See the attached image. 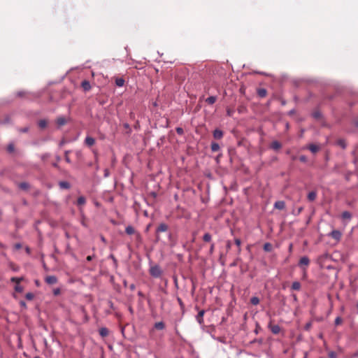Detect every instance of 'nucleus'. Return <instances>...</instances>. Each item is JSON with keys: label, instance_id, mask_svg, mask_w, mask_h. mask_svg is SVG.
I'll list each match as a JSON object with an SVG mask.
<instances>
[{"label": "nucleus", "instance_id": "1", "mask_svg": "<svg viewBox=\"0 0 358 358\" xmlns=\"http://www.w3.org/2000/svg\"><path fill=\"white\" fill-rule=\"evenodd\" d=\"M150 274L153 278H159L161 277L162 274V270L161 269L160 266L157 264L151 266L149 269Z\"/></svg>", "mask_w": 358, "mask_h": 358}, {"label": "nucleus", "instance_id": "2", "mask_svg": "<svg viewBox=\"0 0 358 358\" xmlns=\"http://www.w3.org/2000/svg\"><path fill=\"white\" fill-rule=\"evenodd\" d=\"M310 264V259L308 257L306 256H303L300 259H299V266L300 268H301L303 271L306 270L305 268H303V266H308Z\"/></svg>", "mask_w": 358, "mask_h": 358}, {"label": "nucleus", "instance_id": "3", "mask_svg": "<svg viewBox=\"0 0 358 358\" xmlns=\"http://www.w3.org/2000/svg\"><path fill=\"white\" fill-rule=\"evenodd\" d=\"M45 282L48 285H54L57 282V278L55 275H48L45 278Z\"/></svg>", "mask_w": 358, "mask_h": 358}, {"label": "nucleus", "instance_id": "4", "mask_svg": "<svg viewBox=\"0 0 358 358\" xmlns=\"http://www.w3.org/2000/svg\"><path fill=\"white\" fill-rule=\"evenodd\" d=\"M329 236L333 238L335 240H340L341 237V233L338 230H333L330 234Z\"/></svg>", "mask_w": 358, "mask_h": 358}, {"label": "nucleus", "instance_id": "5", "mask_svg": "<svg viewBox=\"0 0 358 358\" xmlns=\"http://www.w3.org/2000/svg\"><path fill=\"white\" fill-rule=\"evenodd\" d=\"M268 327L273 334H278L280 331V327L278 324H269Z\"/></svg>", "mask_w": 358, "mask_h": 358}, {"label": "nucleus", "instance_id": "6", "mask_svg": "<svg viewBox=\"0 0 358 358\" xmlns=\"http://www.w3.org/2000/svg\"><path fill=\"white\" fill-rule=\"evenodd\" d=\"M205 313V311L203 310H200L197 315L196 316V321L200 324H202L203 323V315Z\"/></svg>", "mask_w": 358, "mask_h": 358}, {"label": "nucleus", "instance_id": "7", "mask_svg": "<svg viewBox=\"0 0 358 358\" xmlns=\"http://www.w3.org/2000/svg\"><path fill=\"white\" fill-rule=\"evenodd\" d=\"M168 229V226L165 223H161L157 229H156V233L159 234L160 232H164L166 231Z\"/></svg>", "mask_w": 358, "mask_h": 358}, {"label": "nucleus", "instance_id": "8", "mask_svg": "<svg viewBox=\"0 0 358 358\" xmlns=\"http://www.w3.org/2000/svg\"><path fill=\"white\" fill-rule=\"evenodd\" d=\"M285 207V203L283 201H278L274 203V208L278 210H282Z\"/></svg>", "mask_w": 358, "mask_h": 358}, {"label": "nucleus", "instance_id": "9", "mask_svg": "<svg viewBox=\"0 0 358 358\" xmlns=\"http://www.w3.org/2000/svg\"><path fill=\"white\" fill-rule=\"evenodd\" d=\"M223 136V132L220 129H216L213 131V137L216 139H220Z\"/></svg>", "mask_w": 358, "mask_h": 358}, {"label": "nucleus", "instance_id": "10", "mask_svg": "<svg viewBox=\"0 0 358 358\" xmlns=\"http://www.w3.org/2000/svg\"><path fill=\"white\" fill-rule=\"evenodd\" d=\"M85 142L86 145H87L88 146H92L94 144L95 140L94 138H92L91 136H87L85 138Z\"/></svg>", "mask_w": 358, "mask_h": 358}, {"label": "nucleus", "instance_id": "11", "mask_svg": "<svg viewBox=\"0 0 358 358\" xmlns=\"http://www.w3.org/2000/svg\"><path fill=\"white\" fill-rule=\"evenodd\" d=\"M271 148L275 150H277L281 148V144L278 141H274L271 143Z\"/></svg>", "mask_w": 358, "mask_h": 358}, {"label": "nucleus", "instance_id": "12", "mask_svg": "<svg viewBox=\"0 0 358 358\" xmlns=\"http://www.w3.org/2000/svg\"><path fill=\"white\" fill-rule=\"evenodd\" d=\"M81 85L85 91H88L91 88V85H90V83L87 80L83 81Z\"/></svg>", "mask_w": 358, "mask_h": 358}, {"label": "nucleus", "instance_id": "13", "mask_svg": "<svg viewBox=\"0 0 358 358\" xmlns=\"http://www.w3.org/2000/svg\"><path fill=\"white\" fill-rule=\"evenodd\" d=\"M267 92L264 88H260L257 90V94L259 97H264L266 96Z\"/></svg>", "mask_w": 358, "mask_h": 358}, {"label": "nucleus", "instance_id": "14", "mask_svg": "<svg viewBox=\"0 0 358 358\" xmlns=\"http://www.w3.org/2000/svg\"><path fill=\"white\" fill-rule=\"evenodd\" d=\"M308 149L310 150V151L311 152L315 153V152H317L320 150V148H319V146H317V145H316L315 144H310L308 146Z\"/></svg>", "mask_w": 358, "mask_h": 358}, {"label": "nucleus", "instance_id": "15", "mask_svg": "<svg viewBox=\"0 0 358 358\" xmlns=\"http://www.w3.org/2000/svg\"><path fill=\"white\" fill-rule=\"evenodd\" d=\"M317 194L315 191L310 192L308 194V199L310 201H314L316 199Z\"/></svg>", "mask_w": 358, "mask_h": 358}, {"label": "nucleus", "instance_id": "16", "mask_svg": "<svg viewBox=\"0 0 358 358\" xmlns=\"http://www.w3.org/2000/svg\"><path fill=\"white\" fill-rule=\"evenodd\" d=\"M57 124L61 127V126H63L66 124V119L64 117H59L57 119Z\"/></svg>", "mask_w": 358, "mask_h": 358}, {"label": "nucleus", "instance_id": "17", "mask_svg": "<svg viewBox=\"0 0 358 358\" xmlns=\"http://www.w3.org/2000/svg\"><path fill=\"white\" fill-rule=\"evenodd\" d=\"M115 84L118 87H122L124 85V80L122 78L115 79Z\"/></svg>", "mask_w": 358, "mask_h": 358}, {"label": "nucleus", "instance_id": "18", "mask_svg": "<svg viewBox=\"0 0 358 358\" xmlns=\"http://www.w3.org/2000/svg\"><path fill=\"white\" fill-rule=\"evenodd\" d=\"M341 217L344 220H350L351 219V213L348 211H344L342 215H341Z\"/></svg>", "mask_w": 358, "mask_h": 358}, {"label": "nucleus", "instance_id": "19", "mask_svg": "<svg viewBox=\"0 0 358 358\" xmlns=\"http://www.w3.org/2000/svg\"><path fill=\"white\" fill-rule=\"evenodd\" d=\"M99 334L102 336V337H105L108 334V330L107 328L106 327H103V328H101L99 329Z\"/></svg>", "mask_w": 358, "mask_h": 358}, {"label": "nucleus", "instance_id": "20", "mask_svg": "<svg viewBox=\"0 0 358 358\" xmlns=\"http://www.w3.org/2000/svg\"><path fill=\"white\" fill-rule=\"evenodd\" d=\"M217 100V97L215 96H210L206 99V101L208 104H213Z\"/></svg>", "mask_w": 358, "mask_h": 358}, {"label": "nucleus", "instance_id": "21", "mask_svg": "<svg viewBox=\"0 0 358 358\" xmlns=\"http://www.w3.org/2000/svg\"><path fill=\"white\" fill-rule=\"evenodd\" d=\"M47 124H48V122H47L46 120H40L38 122V127L41 129L45 128L47 126Z\"/></svg>", "mask_w": 358, "mask_h": 358}, {"label": "nucleus", "instance_id": "22", "mask_svg": "<svg viewBox=\"0 0 358 358\" xmlns=\"http://www.w3.org/2000/svg\"><path fill=\"white\" fill-rule=\"evenodd\" d=\"M220 150V145L217 143L213 142L211 143V150L213 152H217Z\"/></svg>", "mask_w": 358, "mask_h": 358}, {"label": "nucleus", "instance_id": "23", "mask_svg": "<svg viewBox=\"0 0 358 358\" xmlns=\"http://www.w3.org/2000/svg\"><path fill=\"white\" fill-rule=\"evenodd\" d=\"M59 187L62 189H69L70 187V185L68 182L62 181L59 183Z\"/></svg>", "mask_w": 358, "mask_h": 358}, {"label": "nucleus", "instance_id": "24", "mask_svg": "<svg viewBox=\"0 0 358 358\" xmlns=\"http://www.w3.org/2000/svg\"><path fill=\"white\" fill-rule=\"evenodd\" d=\"M125 232L129 234V235H131V234H133L135 233V230L134 229L133 227L131 226H127L125 229Z\"/></svg>", "mask_w": 358, "mask_h": 358}, {"label": "nucleus", "instance_id": "25", "mask_svg": "<svg viewBox=\"0 0 358 358\" xmlns=\"http://www.w3.org/2000/svg\"><path fill=\"white\" fill-rule=\"evenodd\" d=\"M24 280V278L23 277H13L11 278L10 280L11 282H15L16 285L17 284H20L21 281H22Z\"/></svg>", "mask_w": 358, "mask_h": 358}, {"label": "nucleus", "instance_id": "26", "mask_svg": "<svg viewBox=\"0 0 358 358\" xmlns=\"http://www.w3.org/2000/svg\"><path fill=\"white\" fill-rule=\"evenodd\" d=\"M301 288V284L298 281H295L292 285V289L294 290H299Z\"/></svg>", "mask_w": 358, "mask_h": 358}, {"label": "nucleus", "instance_id": "27", "mask_svg": "<svg viewBox=\"0 0 358 358\" xmlns=\"http://www.w3.org/2000/svg\"><path fill=\"white\" fill-rule=\"evenodd\" d=\"M164 324L163 322H156L155 324V327L157 329H159V330H162V329H164Z\"/></svg>", "mask_w": 358, "mask_h": 358}, {"label": "nucleus", "instance_id": "28", "mask_svg": "<svg viewBox=\"0 0 358 358\" xmlns=\"http://www.w3.org/2000/svg\"><path fill=\"white\" fill-rule=\"evenodd\" d=\"M86 202V199L84 196H79L77 200V204L79 206L84 205Z\"/></svg>", "mask_w": 358, "mask_h": 358}, {"label": "nucleus", "instance_id": "29", "mask_svg": "<svg viewBox=\"0 0 358 358\" xmlns=\"http://www.w3.org/2000/svg\"><path fill=\"white\" fill-rule=\"evenodd\" d=\"M264 250L266 252H270L272 250V245L269 243H266L264 245Z\"/></svg>", "mask_w": 358, "mask_h": 358}, {"label": "nucleus", "instance_id": "30", "mask_svg": "<svg viewBox=\"0 0 358 358\" xmlns=\"http://www.w3.org/2000/svg\"><path fill=\"white\" fill-rule=\"evenodd\" d=\"M250 303L252 304V305H257L259 304V299L258 297L257 296H253L250 299Z\"/></svg>", "mask_w": 358, "mask_h": 358}, {"label": "nucleus", "instance_id": "31", "mask_svg": "<svg viewBox=\"0 0 358 358\" xmlns=\"http://www.w3.org/2000/svg\"><path fill=\"white\" fill-rule=\"evenodd\" d=\"M337 144L341 146L343 149H345L346 148V143L343 139H339L337 141Z\"/></svg>", "mask_w": 358, "mask_h": 358}, {"label": "nucleus", "instance_id": "32", "mask_svg": "<svg viewBox=\"0 0 358 358\" xmlns=\"http://www.w3.org/2000/svg\"><path fill=\"white\" fill-rule=\"evenodd\" d=\"M203 240L206 242H210L211 241V235L209 233H206L203 236Z\"/></svg>", "mask_w": 358, "mask_h": 358}, {"label": "nucleus", "instance_id": "33", "mask_svg": "<svg viewBox=\"0 0 358 358\" xmlns=\"http://www.w3.org/2000/svg\"><path fill=\"white\" fill-rule=\"evenodd\" d=\"M15 290L17 292H22L23 287L20 284H17V285H15Z\"/></svg>", "mask_w": 358, "mask_h": 358}, {"label": "nucleus", "instance_id": "34", "mask_svg": "<svg viewBox=\"0 0 358 358\" xmlns=\"http://www.w3.org/2000/svg\"><path fill=\"white\" fill-rule=\"evenodd\" d=\"M25 297L27 300H32L34 299V294L32 293H27Z\"/></svg>", "mask_w": 358, "mask_h": 358}, {"label": "nucleus", "instance_id": "35", "mask_svg": "<svg viewBox=\"0 0 358 358\" xmlns=\"http://www.w3.org/2000/svg\"><path fill=\"white\" fill-rule=\"evenodd\" d=\"M313 117L315 119H318L321 117V113L319 111L314 112L313 113Z\"/></svg>", "mask_w": 358, "mask_h": 358}, {"label": "nucleus", "instance_id": "36", "mask_svg": "<svg viewBox=\"0 0 358 358\" xmlns=\"http://www.w3.org/2000/svg\"><path fill=\"white\" fill-rule=\"evenodd\" d=\"M342 319L341 317H337L336 319H335V324L336 325H339L342 323Z\"/></svg>", "mask_w": 358, "mask_h": 358}, {"label": "nucleus", "instance_id": "37", "mask_svg": "<svg viewBox=\"0 0 358 358\" xmlns=\"http://www.w3.org/2000/svg\"><path fill=\"white\" fill-rule=\"evenodd\" d=\"M20 187L22 188V189H27L29 187V185L26 182H22L20 184Z\"/></svg>", "mask_w": 358, "mask_h": 358}, {"label": "nucleus", "instance_id": "38", "mask_svg": "<svg viewBox=\"0 0 358 358\" xmlns=\"http://www.w3.org/2000/svg\"><path fill=\"white\" fill-rule=\"evenodd\" d=\"M311 326H312L311 322L306 323L304 327L305 330L308 331L311 328Z\"/></svg>", "mask_w": 358, "mask_h": 358}, {"label": "nucleus", "instance_id": "39", "mask_svg": "<svg viewBox=\"0 0 358 358\" xmlns=\"http://www.w3.org/2000/svg\"><path fill=\"white\" fill-rule=\"evenodd\" d=\"M176 132H177V134H180V135H182V134H183V132H184V131H183L182 128H181V127H178V128H176Z\"/></svg>", "mask_w": 358, "mask_h": 358}, {"label": "nucleus", "instance_id": "40", "mask_svg": "<svg viewBox=\"0 0 358 358\" xmlns=\"http://www.w3.org/2000/svg\"><path fill=\"white\" fill-rule=\"evenodd\" d=\"M53 294L55 296H57L60 294V289L59 288H56L53 290Z\"/></svg>", "mask_w": 358, "mask_h": 358}, {"label": "nucleus", "instance_id": "41", "mask_svg": "<svg viewBox=\"0 0 358 358\" xmlns=\"http://www.w3.org/2000/svg\"><path fill=\"white\" fill-rule=\"evenodd\" d=\"M123 127H124V129H128L129 132H131V128H130V126H129V124L128 123H124L123 124Z\"/></svg>", "mask_w": 358, "mask_h": 358}, {"label": "nucleus", "instance_id": "42", "mask_svg": "<svg viewBox=\"0 0 358 358\" xmlns=\"http://www.w3.org/2000/svg\"><path fill=\"white\" fill-rule=\"evenodd\" d=\"M8 150L11 152L14 150V145L13 144H10L8 146Z\"/></svg>", "mask_w": 358, "mask_h": 358}, {"label": "nucleus", "instance_id": "43", "mask_svg": "<svg viewBox=\"0 0 358 358\" xmlns=\"http://www.w3.org/2000/svg\"><path fill=\"white\" fill-rule=\"evenodd\" d=\"M235 243L236 245L238 246V247H240L241 246V241L239 238H236L235 239Z\"/></svg>", "mask_w": 358, "mask_h": 358}, {"label": "nucleus", "instance_id": "44", "mask_svg": "<svg viewBox=\"0 0 358 358\" xmlns=\"http://www.w3.org/2000/svg\"><path fill=\"white\" fill-rule=\"evenodd\" d=\"M299 159L301 162H306V157L304 155H301L300 156Z\"/></svg>", "mask_w": 358, "mask_h": 358}, {"label": "nucleus", "instance_id": "45", "mask_svg": "<svg viewBox=\"0 0 358 358\" xmlns=\"http://www.w3.org/2000/svg\"><path fill=\"white\" fill-rule=\"evenodd\" d=\"M214 248H215V245L213 243L211 244L210 248V251H209L210 254H212L213 252Z\"/></svg>", "mask_w": 358, "mask_h": 358}, {"label": "nucleus", "instance_id": "46", "mask_svg": "<svg viewBox=\"0 0 358 358\" xmlns=\"http://www.w3.org/2000/svg\"><path fill=\"white\" fill-rule=\"evenodd\" d=\"M29 130V128L28 127H24V128H22L20 130V132H27Z\"/></svg>", "mask_w": 358, "mask_h": 358}, {"label": "nucleus", "instance_id": "47", "mask_svg": "<svg viewBox=\"0 0 358 358\" xmlns=\"http://www.w3.org/2000/svg\"><path fill=\"white\" fill-rule=\"evenodd\" d=\"M21 247H22V245H21V244H20V243H16V244L15 245V248L16 250H19V249H20V248H21Z\"/></svg>", "mask_w": 358, "mask_h": 358}, {"label": "nucleus", "instance_id": "48", "mask_svg": "<svg viewBox=\"0 0 358 358\" xmlns=\"http://www.w3.org/2000/svg\"><path fill=\"white\" fill-rule=\"evenodd\" d=\"M20 306H21L22 307H23V308H26V307H27L26 303H25L24 301H21L20 302Z\"/></svg>", "mask_w": 358, "mask_h": 358}, {"label": "nucleus", "instance_id": "49", "mask_svg": "<svg viewBox=\"0 0 358 358\" xmlns=\"http://www.w3.org/2000/svg\"><path fill=\"white\" fill-rule=\"evenodd\" d=\"M109 176V172L108 169H105L104 171V177H108Z\"/></svg>", "mask_w": 358, "mask_h": 358}, {"label": "nucleus", "instance_id": "50", "mask_svg": "<svg viewBox=\"0 0 358 358\" xmlns=\"http://www.w3.org/2000/svg\"><path fill=\"white\" fill-rule=\"evenodd\" d=\"M329 357H330L331 358H335V357H336L335 354H334V352H331V353L329 354Z\"/></svg>", "mask_w": 358, "mask_h": 358}, {"label": "nucleus", "instance_id": "51", "mask_svg": "<svg viewBox=\"0 0 358 358\" xmlns=\"http://www.w3.org/2000/svg\"><path fill=\"white\" fill-rule=\"evenodd\" d=\"M292 247H293L292 243H290V244H289V252H292Z\"/></svg>", "mask_w": 358, "mask_h": 358}, {"label": "nucleus", "instance_id": "52", "mask_svg": "<svg viewBox=\"0 0 358 358\" xmlns=\"http://www.w3.org/2000/svg\"><path fill=\"white\" fill-rule=\"evenodd\" d=\"M295 113V110L293 109V110H291L289 112V115H293L294 113Z\"/></svg>", "mask_w": 358, "mask_h": 358}, {"label": "nucleus", "instance_id": "53", "mask_svg": "<svg viewBox=\"0 0 358 358\" xmlns=\"http://www.w3.org/2000/svg\"><path fill=\"white\" fill-rule=\"evenodd\" d=\"M92 259V256H87V260L88 262L91 261Z\"/></svg>", "mask_w": 358, "mask_h": 358}, {"label": "nucleus", "instance_id": "54", "mask_svg": "<svg viewBox=\"0 0 358 358\" xmlns=\"http://www.w3.org/2000/svg\"><path fill=\"white\" fill-rule=\"evenodd\" d=\"M178 303H180V304H182V301H181V299H179V298H178Z\"/></svg>", "mask_w": 358, "mask_h": 358}, {"label": "nucleus", "instance_id": "55", "mask_svg": "<svg viewBox=\"0 0 358 358\" xmlns=\"http://www.w3.org/2000/svg\"><path fill=\"white\" fill-rule=\"evenodd\" d=\"M0 248H4V245L3 243H0Z\"/></svg>", "mask_w": 358, "mask_h": 358}, {"label": "nucleus", "instance_id": "56", "mask_svg": "<svg viewBox=\"0 0 358 358\" xmlns=\"http://www.w3.org/2000/svg\"><path fill=\"white\" fill-rule=\"evenodd\" d=\"M26 251H27V252L29 253V251H30V250H29V248H26Z\"/></svg>", "mask_w": 358, "mask_h": 358}, {"label": "nucleus", "instance_id": "57", "mask_svg": "<svg viewBox=\"0 0 358 358\" xmlns=\"http://www.w3.org/2000/svg\"><path fill=\"white\" fill-rule=\"evenodd\" d=\"M101 241L103 242L105 241V238L103 236L101 237Z\"/></svg>", "mask_w": 358, "mask_h": 358}, {"label": "nucleus", "instance_id": "58", "mask_svg": "<svg viewBox=\"0 0 358 358\" xmlns=\"http://www.w3.org/2000/svg\"><path fill=\"white\" fill-rule=\"evenodd\" d=\"M282 105H285V101H282Z\"/></svg>", "mask_w": 358, "mask_h": 358}, {"label": "nucleus", "instance_id": "59", "mask_svg": "<svg viewBox=\"0 0 358 358\" xmlns=\"http://www.w3.org/2000/svg\"><path fill=\"white\" fill-rule=\"evenodd\" d=\"M302 208H299V213H300L301 211Z\"/></svg>", "mask_w": 358, "mask_h": 358}, {"label": "nucleus", "instance_id": "60", "mask_svg": "<svg viewBox=\"0 0 358 358\" xmlns=\"http://www.w3.org/2000/svg\"><path fill=\"white\" fill-rule=\"evenodd\" d=\"M35 358H39V357H35Z\"/></svg>", "mask_w": 358, "mask_h": 358}]
</instances>
